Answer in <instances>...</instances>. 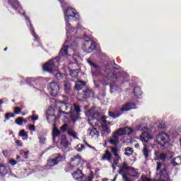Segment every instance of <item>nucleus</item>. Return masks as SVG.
I'll use <instances>...</instances> for the list:
<instances>
[{"label": "nucleus", "instance_id": "43", "mask_svg": "<svg viewBox=\"0 0 181 181\" xmlns=\"http://www.w3.org/2000/svg\"><path fill=\"white\" fill-rule=\"evenodd\" d=\"M18 135L19 136H25V139H28V137L29 136V135H28V133H26L25 129L21 130L20 132L18 133Z\"/></svg>", "mask_w": 181, "mask_h": 181}, {"label": "nucleus", "instance_id": "56", "mask_svg": "<svg viewBox=\"0 0 181 181\" xmlns=\"http://www.w3.org/2000/svg\"><path fill=\"white\" fill-rule=\"evenodd\" d=\"M98 115H100L98 112H93L92 115V119H97V118H98Z\"/></svg>", "mask_w": 181, "mask_h": 181}, {"label": "nucleus", "instance_id": "20", "mask_svg": "<svg viewBox=\"0 0 181 181\" xmlns=\"http://www.w3.org/2000/svg\"><path fill=\"white\" fill-rule=\"evenodd\" d=\"M9 173V168L6 165L0 164V177H4Z\"/></svg>", "mask_w": 181, "mask_h": 181}, {"label": "nucleus", "instance_id": "55", "mask_svg": "<svg viewBox=\"0 0 181 181\" xmlns=\"http://www.w3.org/2000/svg\"><path fill=\"white\" fill-rule=\"evenodd\" d=\"M32 35L34 37V39H33L34 42H36V41L39 42L40 38H39V36H37V35H36V33H33V34H32Z\"/></svg>", "mask_w": 181, "mask_h": 181}, {"label": "nucleus", "instance_id": "18", "mask_svg": "<svg viewBox=\"0 0 181 181\" xmlns=\"http://www.w3.org/2000/svg\"><path fill=\"white\" fill-rule=\"evenodd\" d=\"M166 154L160 153L159 151H155L154 160H161L162 162H166Z\"/></svg>", "mask_w": 181, "mask_h": 181}, {"label": "nucleus", "instance_id": "36", "mask_svg": "<svg viewBox=\"0 0 181 181\" xmlns=\"http://www.w3.org/2000/svg\"><path fill=\"white\" fill-rule=\"evenodd\" d=\"M172 165L173 166H179L181 165V157H176L172 160Z\"/></svg>", "mask_w": 181, "mask_h": 181}, {"label": "nucleus", "instance_id": "63", "mask_svg": "<svg viewBox=\"0 0 181 181\" xmlns=\"http://www.w3.org/2000/svg\"><path fill=\"white\" fill-rule=\"evenodd\" d=\"M23 153H24V159H28L29 157L28 156V155H29V151H25Z\"/></svg>", "mask_w": 181, "mask_h": 181}, {"label": "nucleus", "instance_id": "16", "mask_svg": "<svg viewBox=\"0 0 181 181\" xmlns=\"http://www.w3.org/2000/svg\"><path fill=\"white\" fill-rule=\"evenodd\" d=\"M108 142L110 145H113V146L117 147L119 145V136H117L114 133H112V136H110Z\"/></svg>", "mask_w": 181, "mask_h": 181}, {"label": "nucleus", "instance_id": "19", "mask_svg": "<svg viewBox=\"0 0 181 181\" xmlns=\"http://www.w3.org/2000/svg\"><path fill=\"white\" fill-rule=\"evenodd\" d=\"M60 141V145L65 148V149H67L69 148V145H70V143H69V141H67V136L65 134H63L59 138Z\"/></svg>", "mask_w": 181, "mask_h": 181}, {"label": "nucleus", "instance_id": "40", "mask_svg": "<svg viewBox=\"0 0 181 181\" xmlns=\"http://www.w3.org/2000/svg\"><path fill=\"white\" fill-rule=\"evenodd\" d=\"M134 132V129L131 127H124V134L125 135H131Z\"/></svg>", "mask_w": 181, "mask_h": 181}, {"label": "nucleus", "instance_id": "15", "mask_svg": "<svg viewBox=\"0 0 181 181\" xmlns=\"http://www.w3.org/2000/svg\"><path fill=\"white\" fill-rule=\"evenodd\" d=\"M160 180L169 181L170 177L169 173H168V168H165L160 170L159 173Z\"/></svg>", "mask_w": 181, "mask_h": 181}, {"label": "nucleus", "instance_id": "51", "mask_svg": "<svg viewBox=\"0 0 181 181\" xmlns=\"http://www.w3.org/2000/svg\"><path fill=\"white\" fill-rule=\"evenodd\" d=\"M67 127H69V124H64L61 127L60 129L63 131V132H66L67 131Z\"/></svg>", "mask_w": 181, "mask_h": 181}, {"label": "nucleus", "instance_id": "22", "mask_svg": "<svg viewBox=\"0 0 181 181\" xmlns=\"http://www.w3.org/2000/svg\"><path fill=\"white\" fill-rule=\"evenodd\" d=\"M86 87V83L83 81H77L75 83L74 90L76 91H80V90H83Z\"/></svg>", "mask_w": 181, "mask_h": 181}, {"label": "nucleus", "instance_id": "9", "mask_svg": "<svg viewBox=\"0 0 181 181\" xmlns=\"http://www.w3.org/2000/svg\"><path fill=\"white\" fill-rule=\"evenodd\" d=\"M58 111L60 114L70 115V112H71V104L64 101H60Z\"/></svg>", "mask_w": 181, "mask_h": 181}, {"label": "nucleus", "instance_id": "12", "mask_svg": "<svg viewBox=\"0 0 181 181\" xmlns=\"http://www.w3.org/2000/svg\"><path fill=\"white\" fill-rule=\"evenodd\" d=\"M13 113L6 112L4 115L6 121H9L11 118H15L16 115L21 114V112H22V108L20 107H13Z\"/></svg>", "mask_w": 181, "mask_h": 181}, {"label": "nucleus", "instance_id": "33", "mask_svg": "<svg viewBox=\"0 0 181 181\" xmlns=\"http://www.w3.org/2000/svg\"><path fill=\"white\" fill-rule=\"evenodd\" d=\"M110 151L111 152H112L114 156H115V158H117V159H121V156H119V154H118V148L117 147H110Z\"/></svg>", "mask_w": 181, "mask_h": 181}, {"label": "nucleus", "instance_id": "11", "mask_svg": "<svg viewBox=\"0 0 181 181\" xmlns=\"http://www.w3.org/2000/svg\"><path fill=\"white\" fill-rule=\"evenodd\" d=\"M119 170L118 171L119 175H121V176L124 177V175H126L125 174L127 172H129L130 169H134L133 167H131L128 165V163L127 162H123L121 165H119Z\"/></svg>", "mask_w": 181, "mask_h": 181}, {"label": "nucleus", "instance_id": "41", "mask_svg": "<svg viewBox=\"0 0 181 181\" xmlns=\"http://www.w3.org/2000/svg\"><path fill=\"white\" fill-rule=\"evenodd\" d=\"M39 139L40 145H45V144H46L47 139L46 136H45V135L40 134Z\"/></svg>", "mask_w": 181, "mask_h": 181}, {"label": "nucleus", "instance_id": "54", "mask_svg": "<svg viewBox=\"0 0 181 181\" xmlns=\"http://www.w3.org/2000/svg\"><path fill=\"white\" fill-rule=\"evenodd\" d=\"M119 160H121V157H120V158H114L113 159L114 165H115V166H118V164L119 163Z\"/></svg>", "mask_w": 181, "mask_h": 181}, {"label": "nucleus", "instance_id": "46", "mask_svg": "<svg viewBox=\"0 0 181 181\" xmlns=\"http://www.w3.org/2000/svg\"><path fill=\"white\" fill-rule=\"evenodd\" d=\"M107 77L109 78H115L116 80L118 78V76L112 72L107 73Z\"/></svg>", "mask_w": 181, "mask_h": 181}, {"label": "nucleus", "instance_id": "30", "mask_svg": "<svg viewBox=\"0 0 181 181\" xmlns=\"http://www.w3.org/2000/svg\"><path fill=\"white\" fill-rule=\"evenodd\" d=\"M64 91L66 94H70V91H71V84L69 82L64 81Z\"/></svg>", "mask_w": 181, "mask_h": 181}, {"label": "nucleus", "instance_id": "4", "mask_svg": "<svg viewBox=\"0 0 181 181\" xmlns=\"http://www.w3.org/2000/svg\"><path fill=\"white\" fill-rule=\"evenodd\" d=\"M81 109L80 108V105H77V103H74V109L71 105V110L69 113V119L71 121L73 124H76L78 119H81Z\"/></svg>", "mask_w": 181, "mask_h": 181}, {"label": "nucleus", "instance_id": "5", "mask_svg": "<svg viewBox=\"0 0 181 181\" xmlns=\"http://www.w3.org/2000/svg\"><path fill=\"white\" fill-rule=\"evenodd\" d=\"M74 62L69 63V74L73 78H77L78 77V73H80V66H78V61L77 59L74 58Z\"/></svg>", "mask_w": 181, "mask_h": 181}, {"label": "nucleus", "instance_id": "2", "mask_svg": "<svg viewBox=\"0 0 181 181\" xmlns=\"http://www.w3.org/2000/svg\"><path fill=\"white\" fill-rule=\"evenodd\" d=\"M83 157L78 154L71 157L69 162L66 163V166L64 168V171L66 173H69L71 172V170H74L76 168L80 166Z\"/></svg>", "mask_w": 181, "mask_h": 181}, {"label": "nucleus", "instance_id": "62", "mask_svg": "<svg viewBox=\"0 0 181 181\" xmlns=\"http://www.w3.org/2000/svg\"><path fill=\"white\" fill-rule=\"evenodd\" d=\"M31 119H32V121H37V119H39V117L33 115V116H31Z\"/></svg>", "mask_w": 181, "mask_h": 181}, {"label": "nucleus", "instance_id": "23", "mask_svg": "<svg viewBox=\"0 0 181 181\" xmlns=\"http://www.w3.org/2000/svg\"><path fill=\"white\" fill-rule=\"evenodd\" d=\"M52 159L55 160L57 162V165H58V163H61V162H64L65 158L64 155H62L59 153H57L54 154V158Z\"/></svg>", "mask_w": 181, "mask_h": 181}, {"label": "nucleus", "instance_id": "61", "mask_svg": "<svg viewBox=\"0 0 181 181\" xmlns=\"http://www.w3.org/2000/svg\"><path fill=\"white\" fill-rule=\"evenodd\" d=\"M142 181H156V180L153 179H151V178H148L146 177H144V178H142L141 180Z\"/></svg>", "mask_w": 181, "mask_h": 181}, {"label": "nucleus", "instance_id": "37", "mask_svg": "<svg viewBox=\"0 0 181 181\" xmlns=\"http://www.w3.org/2000/svg\"><path fill=\"white\" fill-rule=\"evenodd\" d=\"M124 151H125L124 155H126V156H131V155L134 153V149L131 147H127L124 149Z\"/></svg>", "mask_w": 181, "mask_h": 181}, {"label": "nucleus", "instance_id": "64", "mask_svg": "<svg viewBox=\"0 0 181 181\" xmlns=\"http://www.w3.org/2000/svg\"><path fill=\"white\" fill-rule=\"evenodd\" d=\"M122 179L124 181H131V179H129V177H128L127 175H123Z\"/></svg>", "mask_w": 181, "mask_h": 181}, {"label": "nucleus", "instance_id": "59", "mask_svg": "<svg viewBox=\"0 0 181 181\" xmlns=\"http://www.w3.org/2000/svg\"><path fill=\"white\" fill-rule=\"evenodd\" d=\"M16 163H18V162L14 159H11L9 160V164L11 165L12 166H15Z\"/></svg>", "mask_w": 181, "mask_h": 181}, {"label": "nucleus", "instance_id": "34", "mask_svg": "<svg viewBox=\"0 0 181 181\" xmlns=\"http://www.w3.org/2000/svg\"><path fill=\"white\" fill-rule=\"evenodd\" d=\"M101 127H102V131L103 132H104V134H106V135L111 134V128L108 127V126L104 125V124H102Z\"/></svg>", "mask_w": 181, "mask_h": 181}, {"label": "nucleus", "instance_id": "10", "mask_svg": "<svg viewBox=\"0 0 181 181\" xmlns=\"http://www.w3.org/2000/svg\"><path fill=\"white\" fill-rule=\"evenodd\" d=\"M64 13L65 21H67V19L70 20V18H74V21H77L80 18L78 13H77V12H76V10L73 8H66Z\"/></svg>", "mask_w": 181, "mask_h": 181}, {"label": "nucleus", "instance_id": "39", "mask_svg": "<svg viewBox=\"0 0 181 181\" xmlns=\"http://www.w3.org/2000/svg\"><path fill=\"white\" fill-rule=\"evenodd\" d=\"M87 63L90 66L92 69H100V66L98 64H95L94 62H93L91 60L88 59Z\"/></svg>", "mask_w": 181, "mask_h": 181}, {"label": "nucleus", "instance_id": "50", "mask_svg": "<svg viewBox=\"0 0 181 181\" xmlns=\"http://www.w3.org/2000/svg\"><path fill=\"white\" fill-rule=\"evenodd\" d=\"M84 148H86V146H84V144H81V147H78V145L76 146V151L77 152H82L83 149H84Z\"/></svg>", "mask_w": 181, "mask_h": 181}, {"label": "nucleus", "instance_id": "44", "mask_svg": "<svg viewBox=\"0 0 181 181\" xmlns=\"http://www.w3.org/2000/svg\"><path fill=\"white\" fill-rule=\"evenodd\" d=\"M56 80H58V81H60V80H63V74L58 72L54 76Z\"/></svg>", "mask_w": 181, "mask_h": 181}, {"label": "nucleus", "instance_id": "42", "mask_svg": "<svg viewBox=\"0 0 181 181\" xmlns=\"http://www.w3.org/2000/svg\"><path fill=\"white\" fill-rule=\"evenodd\" d=\"M27 21H28L30 24V30L31 32V34L33 35V33H36L35 32V28H33V25H32V21H30V18L29 17L26 18Z\"/></svg>", "mask_w": 181, "mask_h": 181}, {"label": "nucleus", "instance_id": "60", "mask_svg": "<svg viewBox=\"0 0 181 181\" xmlns=\"http://www.w3.org/2000/svg\"><path fill=\"white\" fill-rule=\"evenodd\" d=\"M28 128L30 131H35V129H36L35 124H29Z\"/></svg>", "mask_w": 181, "mask_h": 181}, {"label": "nucleus", "instance_id": "27", "mask_svg": "<svg viewBox=\"0 0 181 181\" xmlns=\"http://www.w3.org/2000/svg\"><path fill=\"white\" fill-rule=\"evenodd\" d=\"M133 94L134 96H136V98H139L141 95H142V90L141 89V87L136 86L134 88Z\"/></svg>", "mask_w": 181, "mask_h": 181}, {"label": "nucleus", "instance_id": "48", "mask_svg": "<svg viewBox=\"0 0 181 181\" xmlns=\"http://www.w3.org/2000/svg\"><path fill=\"white\" fill-rule=\"evenodd\" d=\"M16 124H17V125H22L23 124V117H19L17 119H16L15 120Z\"/></svg>", "mask_w": 181, "mask_h": 181}, {"label": "nucleus", "instance_id": "52", "mask_svg": "<svg viewBox=\"0 0 181 181\" xmlns=\"http://www.w3.org/2000/svg\"><path fill=\"white\" fill-rule=\"evenodd\" d=\"M59 2H60L62 6H63V7L67 6V5H69V4H67L66 0H59Z\"/></svg>", "mask_w": 181, "mask_h": 181}, {"label": "nucleus", "instance_id": "7", "mask_svg": "<svg viewBox=\"0 0 181 181\" xmlns=\"http://www.w3.org/2000/svg\"><path fill=\"white\" fill-rule=\"evenodd\" d=\"M82 49L86 53H93L97 49V45H95V42L91 40H87L83 43Z\"/></svg>", "mask_w": 181, "mask_h": 181}, {"label": "nucleus", "instance_id": "57", "mask_svg": "<svg viewBox=\"0 0 181 181\" xmlns=\"http://www.w3.org/2000/svg\"><path fill=\"white\" fill-rule=\"evenodd\" d=\"M163 165V163H162L161 162H158L157 163V167H156V170L158 172V170H160V169H162V165Z\"/></svg>", "mask_w": 181, "mask_h": 181}, {"label": "nucleus", "instance_id": "8", "mask_svg": "<svg viewBox=\"0 0 181 181\" xmlns=\"http://www.w3.org/2000/svg\"><path fill=\"white\" fill-rule=\"evenodd\" d=\"M47 90L52 97H57L60 93V86L57 82H51L47 85Z\"/></svg>", "mask_w": 181, "mask_h": 181}, {"label": "nucleus", "instance_id": "17", "mask_svg": "<svg viewBox=\"0 0 181 181\" xmlns=\"http://www.w3.org/2000/svg\"><path fill=\"white\" fill-rule=\"evenodd\" d=\"M151 139H153V137L148 132H143L140 136V141L144 144H148Z\"/></svg>", "mask_w": 181, "mask_h": 181}, {"label": "nucleus", "instance_id": "13", "mask_svg": "<svg viewBox=\"0 0 181 181\" xmlns=\"http://www.w3.org/2000/svg\"><path fill=\"white\" fill-rule=\"evenodd\" d=\"M46 115L48 122H56V119L57 118V116H56V113L53 107H50L47 110Z\"/></svg>", "mask_w": 181, "mask_h": 181}, {"label": "nucleus", "instance_id": "53", "mask_svg": "<svg viewBox=\"0 0 181 181\" xmlns=\"http://www.w3.org/2000/svg\"><path fill=\"white\" fill-rule=\"evenodd\" d=\"M8 4L11 5V8H13V9H15V11L18 9V7L13 5V3H12V0H8Z\"/></svg>", "mask_w": 181, "mask_h": 181}, {"label": "nucleus", "instance_id": "49", "mask_svg": "<svg viewBox=\"0 0 181 181\" xmlns=\"http://www.w3.org/2000/svg\"><path fill=\"white\" fill-rule=\"evenodd\" d=\"M158 128L160 129H165V128H166V124L163 122H159L158 124Z\"/></svg>", "mask_w": 181, "mask_h": 181}, {"label": "nucleus", "instance_id": "58", "mask_svg": "<svg viewBox=\"0 0 181 181\" xmlns=\"http://www.w3.org/2000/svg\"><path fill=\"white\" fill-rule=\"evenodd\" d=\"M88 181H93V179H94V173L93 171L90 172V174L88 177Z\"/></svg>", "mask_w": 181, "mask_h": 181}, {"label": "nucleus", "instance_id": "38", "mask_svg": "<svg viewBox=\"0 0 181 181\" xmlns=\"http://www.w3.org/2000/svg\"><path fill=\"white\" fill-rule=\"evenodd\" d=\"M129 172H131L130 175L132 177H139V173L135 170V168H133V169H130Z\"/></svg>", "mask_w": 181, "mask_h": 181}, {"label": "nucleus", "instance_id": "21", "mask_svg": "<svg viewBox=\"0 0 181 181\" xmlns=\"http://www.w3.org/2000/svg\"><path fill=\"white\" fill-rule=\"evenodd\" d=\"M61 132L57 128V126H56V122H54L52 129V140L55 141L56 138H57V136H59Z\"/></svg>", "mask_w": 181, "mask_h": 181}, {"label": "nucleus", "instance_id": "26", "mask_svg": "<svg viewBox=\"0 0 181 181\" xmlns=\"http://www.w3.org/2000/svg\"><path fill=\"white\" fill-rule=\"evenodd\" d=\"M83 98H84V100H87V98H90V97H91V94L94 95V92H93V90L88 88L83 90Z\"/></svg>", "mask_w": 181, "mask_h": 181}, {"label": "nucleus", "instance_id": "14", "mask_svg": "<svg viewBox=\"0 0 181 181\" xmlns=\"http://www.w3.org/2000/svg\"><path fill=\"white\" fill-rule=\"evenodd\" d=\"M72 177L77 181H83L84 179V174L83 173V171L80 169H78L77 170L74 171L71 173Z\"/></svg>", "mask_w": 181, "mask_h": 181}, {"label": "nucleus", "instance_id": "1", "mask_svg": "<svg viewBox=\"0 0 181 181\" xmlns=\"http://www.w3.org/2000/svg\"><path fill=\"white\" fill-rule=\"evenodd\" d=\"M135 103H127L122 105L119 110L118 109H115V112L109 111V117L112 118H119L121 117L124 112H127V111H131L133 108H135Z\"/></svg>", "mask_w": 181, "mask_h": 181}, {"label": "nucleus", "instance_id": "25", "mask_svg": "<svg viewBox=\"0 0 181 181\" xmlns=\"http://www.w3.org/2000/svg\"><path fill=\"white\" fill-rule=\"evenodd\" d=\"M69 54V45H64L62 47L59 56V57L67 56Z\"/></svg>", "mask_w": 181, "mask_h": 181}, {"label": "nucleus", "instance_id": "29", "mask_svg": "<svg viewBox=\"0 0 181 181\" xmlns=\"http://www.w3.org/2000/svg\"><path fill=\"white\" fill-rule=\"evenodd\" d=\"M113 134H115L117 136H124L125 134V129L124 128H119L116 132H115Z\"/></svg>", "mask_w": 181, "mask_h": 181}, {"label": "nucleus", "instance_id": "32", "mask_svg": "<svg viewBox=\"0 0 181 181\" xmlns=\"http://www.w3.org/2000/svg\"><path fill=\"white\" fill-rule=\"evenodd\" d=\"M68 135L69 136H72L74 139H77V133L74 131L73 128H69L68 129Z\"/></svg>", "mask_w": 181, "mask_h": 181}, {"label": "nucleus", "instance_id": "28", "mask_svg": "<svg viewBox=\"0 0 181 181\" xmlns=\"http://www.w3.org/2000/svg\"><path fill=\"white\" fill-rule=\"evenodd\" d=\"M57 165V162L53 158H49L47 160L46 168H53L54 166Z\"/></svg>", "mask_w": 181, "mask_h": 181}, {"label": "nucleus", "instance_id": "35", "mask_svg": "<svg viewBox=\"0 0 181 181\" xmlns=\"http://www.w3.org/2000/svg\"><path fill=\"white\" fill-rule=\"evenodd\" d=\"M111 158H112V154L110 153V151L107 150L105 155L102 156V160H105V159H107V160H110Z\"/></svg>", "mask_w": 181, "mask_h": 181}, {"label": "nucleus", "instance_id": "45", "mask_svg": "<svg viewBox=\"0 0 181 181\" xmlns=\"http://www.w3.org/2000/svg\"><path fill=\"white\" fill-rule=\"evenodd\" d=\"M66 22V32H69V30H70V29H71V24H70V19H66V21H65Z\"/></svg>", "mask_w": 181, "mask_h": 181}, {"label": "nucleus", "instance_id": "31", "mask_svg": "<svg viewBox=\"0 0 181 181\" xmlns=\"http://www.w3.org/2000/svg\"><path fill=\"white\" fill-rule=\"evenodd\" d=\"M142 152L144 158L148 159V158H149V149L148 148V146H146V144H144Z\"/></svg>", "mask_w": 181, "mask_h": 181}, {"label": "nucleus", "instance_id": "24", "mask_svg": "<svg viewBox=\"0 0 181 181\" xmlns=\"http://www.w3.org/2000/svg\"><path fill=\"white\" fill-rule=\"evenodd\" d=\"M89 135L92 136V138H98L100 136V132L97 130V128L92 127L91 129H88Z\"/></svg>", "mask_w": 181, "mask_h": 181}, {"label": "nucleus", "instance_id": "47", "mask_svg": "<svg viewBox=\"0 0 181 181\" xmlns=\"http://www.w3.org/2000/svg\"><path fill=\"white\" fill-rule=\"evenodd\" d=\"M101 121H102V122H103V125H106V126L110 125V122L107 121L106 117L103 116L101 117Z\"/></svg>", "mask_w": 181, "mask_h": 181}, {"label": "nucleus", "instance_id": "3", "mask_svg": "<svg viewBox=\"0 0 181 181\" xmlns=\"http://www.w3.org/2000/svg\"><path fill=\"white\" fill-rule=\"evenodd\" d=\"M60 66V61L59 57L50 59L44 64H42V71L44 73H49L52 74L57 67Z\"/></svg>", "mask_w": 181, "mask_h": 181}, {"label": "nucleus", "instance_id": "6", "mask_svg": "<svg viewBox=\"0 0 181 181\" xmlns=\"http://www.w3.org/2000/svg\"><path fill=\"white\" fill-rule=\"evenodd\" d=\"M156 138L158 145H160L161 148H165V145L169 144V141H170L169 134L163 132L159 133Z\"/></svg>", "mask_w": 181, "mask_h": 181}]
</instances>
